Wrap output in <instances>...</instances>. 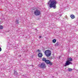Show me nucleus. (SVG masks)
Here are the masks:
<instances>
[{
    "label": "nucleus",
    "mask_w": 78,
    "mask_h": 78,
    "mask_svg": "<svg viewBox=\"0 0 78 78\" xmlns=\"http://www.w3.org/2000/svg\"><path fill=\"white\" fill-rule=\"evenodd\" d=\"M3 28V27L2 26H0V30H2Z\"/></svg>",
    "instance_id": "12"
},
{
    "label": "nucleus",
    "mask_w": 78,
    "mask_h": 78,
    "mask_svg": "<svg viewBox=\"0 0 78 78\" xmlns=\"http://www.w3.org/2000/svg\"><path fill=\"white\" fill-rule=\"evenodd\" d=\"M58 45V43H57L55 44V46H57Z\"/></svg>",
    "instance_id": "15"
},
{
    "label": "nucleus",
    "mask_w": 78,
    "mask_h": 78,
    "mask_svg": "<svg viewBox=\"0 0 78 78\" xmlns=\"http://www.w3.org/2000/svg\"><path fill=\"white\" fill-rule=\"evenodd\" d=\"M37 51H38V52H41V51H40V50H39V49H38V50H37Z\"/></svg>",
    "instance_id": "16"
},
{
    "label": "nucleus",
    "mask_w": 78,
    "mask_h": 78,
    "mask_svg": "<svg viewBox=\"0 0 78 78\" xmlns=\"http://www.w3.org/2000/svg\"><path fill=\"white\" fill-rule=\"evenodd\" d=\"M16 23H17V24H19V20H16Z\"/></svg>",
    "instance_id": "14"
},
{
    "label": "nucleus",
    "mask_w": 78,
    "mask_h": 78,
    "mask_svg": "<svg viewBox=\"0 0 78 78\" xmlns=\"http://www.w3.org/2000/svg\"><path fill=\"white\" fill-rule=\"evenodd\" d=\"M70 64H72V63L69 61V60H67L64 66H69Z\"/></svg>",
    "instance_id": "5"
},
{
    "label": "nucleus",
    "mask_w": 78,
    "mask_h": 78,
    "mask_svg": "<svg viewBox=\"0 0 78 78\" xmlns=\"http://www.w3.org/2000/svg\"><path fill=\"white\" fill-rule=\"evenodd\" d=\"M43 61H44V62H45V61H47V60H46V58H43Z\"/></svg>",
    "instance_id": "11"
},
{
    "label": "nucleus",
    "mask_w": 78,
    "mask_h": 78,
    "mask_svg": "<svg viewBox=\"0 0 78 78\" xmlns=\"http://www.w3.org/2000/svg\"><path fill=\"white\" fill-rule=\"evenodd\" d=\"M41 37H42L41 36H39V38L40 39H41Z\"/></svg>",
    "instance_id": "18"
},
{
    "label": "nucleus",
    "mask_w": 78,
    "mask_h": 78,
    "mask_svg": "<svg viewBox=\"0 0 78 78\" xmlns=\"http://www.w3.org/2000/svg\"><path fill=\"white\" fill-rule=\"evenodd\" d=\"M38 57H39L40 58H41L42 56V54L40 52L38 54Z\"/></svg>",
    "instance_id": "7"
},
{
    "label": "nucleus",
    "mask_w": 78,
    "mask_h": 78,
    "mask_svg": "<svg viewBox=\"0 0 78 78\" xmlns=\"http://www.w3.org/2000/svg\"><path fill=\"white\" fill-rule=\"evenodd\" d=\"M45 62L46 63V64H50V65L51 66H52L53 65V62H51L49 60H47L45 61Z\"/></svg>",
    "instance_id": "6"
},
{
    "label": "nucleus",
    "mask_w": 78,
    "mask_h": 78,
    "mask_svg": "<svg viewBox=\"0 0 78 78\" xmlns=\"http://www.w3.org/2000/svg\"><path fill=\"white\" fill-rule=\"evenodd\" d=\"M72 58H69V60L68 61H69V62H70V61H72Z\"/></svg>",
    "instance_id": "10"
},
{
    "label": "nucleus",
    "mask_w": 78,
    "mask_h": 78,
    "mask_svg": "<svg viewBox=\"0 0 78 78\" xmlns=\"http://www.w3.org/2000/svg\"><path fill=\"white\" fill-rule=\"evenodd\" d=\"M34 14L35 16H39L41 14V11L40 10L37 9L34 11Z\"/></svg>",
    "instance_id": "3"
},
{
    "label": "nucleus",
    "mask_w": 78,
    "mask_h": 78,
    "mask_svg": "<svg viewBox=\"0 0 78 78\" xmlns=\"http://www.w3.org/2000/svg\"><path fill=\"white\" fill-rule=\"evenodd\" d=\"M2 51V48H0V51Z\"/></svg>",
    "instance_id": "17"
},
{
    "label": "nucleus",
    "mask_w": 78,
    "mask_h": 78,
    "mask_svg": "<svg viewBox=\"0 0 78 78\" xmlns=\"http://www.w3.org/2000/svg\"><path fill=\"white\" fill-rule=\"evenodd\" d=\"M52 42L53 43H55V42H56V40L55 39H54L52 40Z\"/></svg>",
    "instance_id": "9"
},
{
    "label": "nucleus",
    "mask_w": 78,
    "mask_h": 78,
    "mask_svg": "<svg viewBox=\"0 0 78 78\" xmlns=\"http://www.w3.org/2000/svg\"><path fill=\"white\" fill-rule=\"evenodd\" d=\"M38 66L40 67H41V68H42V69H44L46 67V65H45V64L44 63H41V65H39Z\"/></svg>",
    "instance_id": "4"
},
{
    "label": "nucleus",
    "mask_w": 78,
    "mask_h": 78,
    "mask_svg": "<svg viewBox=\"0 0 78 78\" xmlns=\"http://www.w3.org/2000/svg\"><path fill=\"white\" fill-rule=\"evenodd\" d=\"M68 71H69V72H70V71H72V69L70 68H69L68 69Z\"/></svg>",
    "instance_id": "13"
},
{
    "label": "nucleus",
    "mask_w": 78,
    "mask_h": 78,
    "mask_svg": "<svg viewBox=\"0 0 78 78\" xmlns=\"http://www.w3.org/2000/svg\"><path fill=\"white\" fill-rule=\"evenodd\" d=\"M58 3V2L56 0H50L48 2V5H49L50 8H53L54 9H55L56 7V5Z\"/></svg>",
    "instance_id": "1"
},
{
    "label": "nucleus",
    "mask_w": 78,
    "mask_h": 78,
    "mask_svg": "<svg viewBox=\"0 0 78 78\" xmlns=\"http://www.w3.org/2000/svg\"><path fill=\"white\" fill-rule=\"evenodd\" d=\"M44 53L46 56L48 57L51 56V52L50 50H47L45 51Z\"/></svg>",
    "instance_id": "2"
},
{
    "label": "nucleus",
    "mask_w": 78,
    "mask_h": 78,
    "mask_svg": "<svg viewBox=\"0 0 78 78\" xmlns=\"http://www.w3.org/2000/svg\"><path fill=\"white\" fill-rule=\"evenodd\" d=\"M70 17L72 19H74L75 18V16L73 15H71Z\"/></svg>",
    "instance_id": "8"
}]
</instances>
